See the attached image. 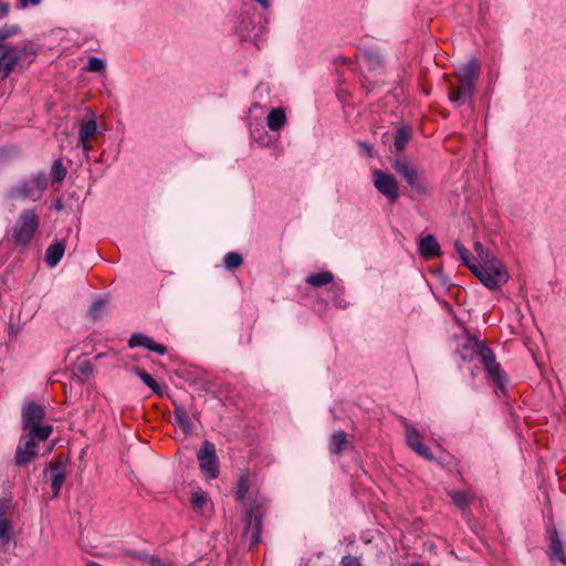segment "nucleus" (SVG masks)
<instances>
[{
    "mask_svg": "<svg viewBox=\"0 0 566 566\" xmlns=\"http://www.w3.org/2000/svg\"><path fill=\"white\" fill-rule=\"evenodd\" d=\"M480 71V63L476 59L469 60L458 69L454 74L458 83L450 82L448 90L449 99L455 107H461L473 97Z\"/></svg>",
    "mask_w": 566,
    "mask_h": 566,
    "instance_id": "nucleus-1",
    "label": "nucleus"
},
{
    "mask_svg": "<svg viewBox=\"0 0 566 566\" xmlns=\"http://www.w3.org/2000/svg\"><path fill=\"white\" fill-rule=\"evenodd\" d=\"M40 227V217L35 209L23 210L11 229L12 242L22 249L29 247Z\"/></svg>",
    "mask_w": 566,
    "mask_h": 566,
    "instance_id": "nucleus-2",
    "label": "nucleus"
},
{
    "mask_svg": "<svg viewBox=\"0 0 566 566\" xmlns=\"http://www.w3.org/2000/svg\"><path fill=\"white\" fill-rule=\"evenodd\" d=\"M389 161L395 172L399 175L413 191L418 195L428 193V185L423 172L415 165L410 164L405 156L397 154L396 156L389 157Z\"/></svg>",
    "mask_w": 566,
    "mask_h": 566,
    "instance_id": "nucleus-3",
    "label": "nucleus"
},
{
    "mask_svg": "<svg viewBox=\"0 0 566 566\" xmlns=\"http://www.w3.org/2000/svg\"><path fill=\"white\" fill-rule=\"evenodd\" d=\"M48 187V176L39 171L32 179L19 180L9 189L8 197L11 199H30L38 201L42 198Z\"/></svg>",
    "mask_w": 566,
    "mask_h": 566,
    "instance_id": "nucleus-4",
    "label": "nucleus"
},
{
    "mask_svg": "<svg viewBox=\"0 0 566 566\" xmlns=\"http://www.w3.org/2000/svg\"><path fill=\"white\" fill-rule=\"evenodd\" d=\"M48 429H40L31 433H24L20 438V443L15 450L14 464L23 467L38 458V443L48 440Z\"/></svg>",
    "mask_w": 566,
    "mask_h": 566,
    "instance_id": "nucleus-5",
    "label": "nucleus"
},
{
    "mask_svg": "<svg viewBox=\"0 0 566 566\" xmlns=\"http://www.w3.org/2000/svg\"><path fill=\"white\" fill-rule=\"evenodd\" d=\"M473 345L478 347L476 358L483 364L489 378L495 384L499 390L503 391L507 377L501 365L496 361L494 352L483 342L473 343Z\"/></svg>",
    "mask_w": 566,
    "mask_h": 566,
    "instance_id": "nucleus-6",
    "label": "nucleus"
},
{
    "mask_svg": "<svg viewBox=\"0 0 566 566\" xmlns=\"http://www.w3.org/2000/svg\"><path fill=\"white\" fill-rule=\"evenodd\" d=\"M45 418L44 408L34 402L29 401L22 406L21 409V427L25 433H31L33 431H38L40 429H48V439L53 432V427L51 424H42V421Z\"/></svg>",
    "mask_w": 566,
    "mask_h": 566,
    "instance_id": "nucleus-7",
    "label": "nucleus"
},
{
    "mask_svg": "<svg viewBox=\"0 0 566 566\" xmlns=\"http://www.w3.org/2000/svg\"><path fill=\"white\" fill-rule=\"evenodd\" d=\"M197 459L199 469L202 475L208 480H214L218 478L219 470V460L216 453L214 444L205 440L201 444V448L197 452Z\"/></svg>",
    "mask_w": 566,
    "mask_h": 566,
    "instance_id": "nucleus-8",
    "label": "nucleus"
},
{
    "mask_svg": "<svg viewBox=\"0 0 566 566\" xmlns=\"http://www.w3.org/2000/svg\"><path fill=\"white\" fill-rule=\"evenodd\" d=\"M373 182L377 191L385 196L389 202H396L398 200L399 187L394 175L380 169H375L373 170Z\"/></svg>",
    "mask_w": 566,
    "mask_h": 566,
    "instance_id": "nucleus-9",
    "label": "nucleus"
},
{
    "mask_svg": "<svg viewBox=\"0 0 566 566\" xmlns=\"http://www.w3.org/2000/svg\"><path fill=\"white\" fill-rule=\"evenodd\" d=\"M263 513L256 504H251L245 514L244 535L249 539L250 547L261 542Z\"/></svg>",
    "mask_w": 566,
    "mask_h": 566,
    "instance_id": "nucleus-10",
    "label": "nucleus"
},
{
    "mask_svg": "<svg viewBox=\"0 0 566 566\" xmlns=\"http://www.w3.org/2000/svg\"><path fill=\"white\" fill-rule=\"evenodd\" d=\"M484 271L491 276V279L496 284V290H499L503 284H505L510 280V274L507 272L506 266L503 264L501 260L496 256L486 261L483 264Z\"/></svg>",
    "mask_w": 566,
    "mask_h": 566,
    "instance_id": "nucleus-11",
    "label": "nucleus"
},
{
    "mask_svg": "<svg viewBox=\"0 0 566 566\" xmlns=\"http://www.w3.org/2000/svg\"><path fill=\"white\" fill-rule=\"evenodd\" d=\"M305 283L314 286L322 287L324 285L332 284V291L337 296L338 294L344 293V287L337 284H334V274L329 271H323L319 273H311L305 277Z\"/></svg>",
    "mask_w": 566,
    "mask_h": 566,
    "instance_id": "nucleus-12",
    "label": "nucleus"
},
{
    "mask_svg": "<svg viewBox=\"0 0 566 566\" xmlns=\"http://www.w3.org/2000/svg\"><path fill=\"white\" fill-rule=\"evenodd\" d=\"M548 538H549V551L547 553L551 560H557L563 565H566V554L564 551V543L559 538L558 531L555 527H549L547 530Z\"/></svg>",
    "mask_w": 566,
    "mask_h": 566,
    "instance_id": "nucleus-13",
    "label": "nucleus"
},
{
    "mask_svg": "<svg viewBox=\"0 0 566 566\" xmlns=\"http://www.w3.org/2000/svg\"><path fill=\"white\" fill-rule=\"evenodd\" d=\"M2 52L0 54V70L2 72V80H6L10 76V74L15 70L18 65H21L20 56H17L13 51H11V45L2 46Z\"/></svg>",
    "mask_w": 566,
    "mask_h": 566,
    "instance_id": "nucleus-14",
    "label": "nucleus"
},
{
    "mask_svg": "<svg viewBox=\"0 0 566 566\" xmlns=\"http://www.w3.org/2000/svg\"><path fill=\"white\" fill-rule=\"evenodd\" d=\"M128 346L130 348L144 347V348H147L148 350L156 353L158 355H164L167 352V348L165 345L154 342L153 338H150L149 336L142 334V333L133 334L130 336V338L128 339Z\"/></svg>",
    "mask_w": 566,
    "mask_h": 566,
    "instance_id": "nucleus-15",
    "label": "nucleus"
},
{
    "mask_svg": "<svg viewBox=\"0 0 566 566\" xmlns=\"http://www.w3.org/2000/svg\"><path fill=\"white\" fill-rule=\"evenodd\" d=\"M419 254L424 260H432L434 258L440 256L441 254V247L432 234H427L426 237H422L419 241Z\"/></svg>",
    "mask_w": 566,
    "mask_h": 566,
    "instance_id": "nucleus-16",
    "label": "nucleus"
},
{
    "mask_svg": "<svg viewBox=\"0 0 566 566\" xmlns=\"http://www.w3.org/2000/svg\"><path fill=\"white\" fill-rule=\"evenodd\" d=\"M63 463L61 461H51L48 465V469L52 472L51 474V490L53 497H57L60 495L61 488L65 482V472L62 468Z\"/></svg>",
    "mask_w": 566,
    "mask_h": 566,
    "instance_id": "nucleus-17",
    "label": "nucleus"
},
{
    "mask_svg": "<svg viewBox=\"0 0 566 566\" xmlns=\"http://www.w3.org/2000/svg\"><path fill=\"white\" fill-rule=\"evenodd\" d=\"M448 496L452 500L454 505L462 511L463 515L469 510L471 502L475 499V494L471 490H451L448 491Z\"/></svg>",
    "mask_w": 566,
    "mask_h": 566,
    "instance_id": "nucleus-18",
    "label": "nucleus"
},
{
    "mask_svg": "<svg viewBox=\"0 0 566 566\" xmlns=\"http://www.w3.org/2000/svg\"><path fill=\"white\" fill-rule=\"evenodd\" d=\"M174 424L177 426L187 436L193 431V423L190 420L188 411L181 406L174 402Z\"/></svg>",
    "mask_w": 566,
    "mask_h": 566,
    "instance_id": "nucleus-19",
    "label": "nucleus"
},
{
    "mask_svg": "<svg viewBox=\"0 0 566 566\" xmlns=\"http://www.w3.org/2000/svg\"><path fill=\"white\" fill-rule=\"evenodd\" d=\"M65 251V241L56 240L50 244L44 254V262L50 266L54 268L61 261Z\"/></svg>",
    "mask_w": 566,
    "mask_h": 566,
    "instance_id": "nucleus-20",
    "label": "nucleus"
},
{
    "mask_svg": "<svg viewBox=\"0 0 566 566\" xmlns=\"http://www.w3.org/2000/svg\"><path fill=\"white\" fill-rule=\"evenodd\" d=\"M97 132V123L95 119H88L81 124L78 132V140L83 150L88 151L91 146L88 142L95 136Z\"/></svg>",
    "mask_w": 566,
    "mask_h": 566,
    "instance_id": "nucleus-21",
    "label": "nucleus"
},
{
    "mask_svg": "<svg viewBox=\"0 0 566 566\" xmlns=\"http://www.w3.org/2000/svg\"><path fill=\"white\" fill-rule=\"evenodd\" d=\"M412 137V128L409 125H401L397 128L395 137H394V147L397 153H402L411 140Z\"/></svg>",
    "mask_w": 566,
    "mask_h": 566,
    "instance_id": "nucleus-22",
    "label": "nucleus"
},
{
    "mask_svg": "<svg viewBox=\"0 0 566 566\" xmlns=\"http://www.w3.org/2000/svg\"><path fill=\"white\" fill-rule=\"evenodd\" d=\"M350 442L347 439V434L343 430L335 431L329 440V451L333 454H342L348 447Z\"/></svg>",
    "mask_w": 566,
    "mask_h": 566,
    "instance_id": "nucleus-23",
    "label": "nucleus"
},
{
    "mask_svg": "<svg viewBox=\"0 0 566 566\" xmlns=\"http://www.w3.org/2000/svg\"><path fill=\"white\" fill-rule=\"evenodd\" d=\"M11 49L17 56H20L21 62L30 59L29 63L33 61V56H35L38 52L35 44L29 40L22 41L18 45H11Z\"/></svg>",
    "mask_w": 566,
    "mask_h": 566,
    "instance_id": "nucleus-24",
    "label": "nucleus"
},
{
    "mask_svg": "<svg viewBox=\"0 0 566 566\" xmlns=\"http://www.w3.org/2000/svg\"><path fill=\"white\" fill-rule=\"evenodd\" d=\"M285 111L281 107L273 108L266 117V125L272 132H279L285 125Z\"/></svg>",
    "mask_w": 566,
    "mask_h": 566,
    "instance_id": "nucleus-25",
    "label": "nucleus"
},
{
    "mask_svg": "<svg viewBox=\"0 0 566 566\" xmlns=\"http://www.w3.org/2000/svg\"><path fill=\"white\" fill-rule=\"evenodd\" d=\"M469 270L480 280V282L491 291H496V284L484 271L483 264L479 261L475 265H469Z\"/></svg>",
    "mask_w": 566,
    "mask_h": 566,
    "instance_id": "nucleus-26",
    "label": "nucleus"
},
{
    "mask_svg": "<svg viewBox=\"0 0 566 566\" xmlns=\"http://www.w3.org/2000/svg\"><path fill=\"white\" fill-rule=\"evenodd\" d=\"M249 492V475L248 473H241L235 482V500L239 503H243L245 501L247 494Z\"/></svg>",
    "mask_w": 566,
    "mask_h": 566,
    "instance_id": "nucleus-27",
    "label": "nucleus"
},
{
    "mask_svg": "<svg viewBox=\"0 0 566 566\" xmlns=\"http://www.w3.org/2000/svg\"><path fill=\"white\" fill-rule=\"evenodd\" d=\"M473 343H481V340L474 337L468 338L461 348H459V354L465 361H471L476 357L478 347H475Z\"/></svg>",
    "mask_w": 566,
    "mask_h": 566,
    "instance_id": "nucleus-28",
    "label": "nucleus"
},
{
    "mask_svg": "<svg viewBox=\"0 0 566 566\" xmlns=\"http://www.w3.org/2000/svg\"><path fill=\"white\" fill-rule=\"evenodd\" d=\"M93 365L88 360H82L73 365L72 373L82 382L88 379L93 374Z\"/></svg>",
    "mask_w": 566,
    "mask_h": 566,
    "instance_id": "nucleus-29",
    "label": "nucleus"
},
{
    "mask_svg": "<svg viewBox=\"0 0 566 566\" xmlns=\"http://www.w3.org/2000/svg\"><path fill=\"white\" fill-rule=\"evenodd\" d=\"M134 371L139 377V379L151 389L154 394L163 395L160 385L145 369L134 367Z\"/></svg>",
    "mask_w": 566,
    "mask_h": 566,
    "instance_id": "nucleus-30",
    "label": "nucleus"
},
{
    "mask_svg": "<svg viewBox=\"0 0 566 566\" xmlns=\"http://www.w3.org/2000/svg\"><path fill=\"white\" fill-rule=\"evenodd\" d=\"M402 426L405 428L406 442L408 447L412 449L417 442H421V436L406 418L402 419Z\"/></svg>",
    "mask_w": 566,
    "mask_h": 566,
    "instance_id": "nucleus-31",
    "label": "nucleus"
},
{
    "mask_svg": "<svg viewBox=\"0 0 566 566\" xmlns=\"http://www.w3.org/2000/svg\"><path fill=\"white\" fill-rule=\"evenodd\" d=\"M67 170L64 167L61 159L53 161L51 166V179L52 184H61L66 177Z\"/></svg>",
    "mask_w": 566,
    "mask_h": 566,
    "instance_id": "nucleus-32",
    "label": "nucleus"
},
{
    "mask_svg": "<svg viewBox=\"0 0 566 566\" xmlns=\"http://www.w3.org/2000/svg\"><path fill=\"white\" fill-rule=\"evenodd\" d=\"M243 264V256L238 252H229L223 258V265L227 270H234Z\"/></svg>",
    "mask_w": 566,
    "mask_h": 566,
    "instance_id": "nucleus-33",
    "label": "nucleus"
},
{
    "mask_svg": "<svg viewBox=\"0 0 566 566\" xmlns=\"http://www.w3.org/2000/svg\"><path fill=\"white\" fill-rule=\"evenodd\" d=\"M21 32V28L18 24H4L0 28V49L6 44H2L3 41L18 35Z\"/></svg>",
    "mask_w": 566,
    "mask_h": 566,
    "instance_id": "nucleus-34",
    "label": "nucleus"
},
{
    "mask_svg": "<svg viewBox=\"0 0 566 566\" xmlns=\"http://www.w3.org/2000/svg\"><path fill=\"white\" fill-rule=\"evenodd\" d=\"M12 523L8 518H0V544H8L11 539Z\"/></svg>",
    "mask_w": 566,
    "mask_h": 566,
    "instance_id": "nucleus-35",
    "label": "nucleus"
},
{
    "mask_svg": "<svg viewBox=\"0 0 566 566\" xmlns=\"http://www.w3.org/2000/svg\"><path fill=\"white\" fill-rule=\"evenodd\" d=\"M208 502V494L206 492H193L191 494L190 503L195 510H202Z\"/></svg>",
    "mask_w": 566,
    "mask_h": 566,
    "instance_id": "nucleus-36",
    "label": "nucleus"
},
{
    "mask_svg": "<svg viewBox=\"0 0 566 566\" xmlns=\"http://www.w3.org/2000/svg\"><path fill=\"white\" fill-rule=\"evenodd\" d=\"M412 450L418 454L420 455L421 458L426 459V460H429V461H433L434 460V455H433V452L431 451V449L424 444L422 441L421 442H417L415 444V447L412 448Z\"/></svg>",
    "mask_w": 566,
    "mask_h": 566,
    "instance_id": "nucleus-37",
    "label": "nucleus"
},
{
    "mask_svg": "<svg viewBox=\"0 0 566 566\" xmlns=\"http://www.w3.org/2000/svg\"><path fill=\"white\" fill-rule=\"evenodd\" d=\"M105 306H106V302L103 298L96 300L95 302H93V304L91 305V307L88 310L90 316L94 321L101 318Z\"/></svg>",
    "mask_w": 566,
    "mask_h": 566,
    "instance_id": "nucleus-38",
    "label": "nucleus"
},
{
    "mask_svg": "<svg viewBox=\"0 0 566 566\" xmlns=\"http://www.w3.org/2000/svg\"><path fill=\"white\" fill-rule=\"evenodd\" d=\"M105 66H106V63L103 59L101 57H96V56H91L88 59V63H87V70L90 72H101V71H104L105 70Z\"/></svg>",
    "mask_w": 566,
    "mask_h": 566,
    "instance_id": "nucleus-39",
    "label": "nucleus"
},
{
    "mask_svg": "<svg viewBox=\"0 0 566 566\" xmlns=\"http://www.w3.org/2000/svg\"><path fill=\"white\" fill-rule=\"evenodd\" d=\"M124 555L128 556L135 560L143 562L145 564H148L149 557H151V555L147 554L144 551H133V549H125Z\"/></svg>",
    "mask_w": 566,
    "mask_h": 566,
    "instance_id": "nucleus-40",
    "label": "nucleus"
},
{
    "mask_svg": "<svg viewBox=\"0 0 566 566\" xmlns=\"http://www.w3.org/2000/svg\"><path fill=\"white\" fill-rule=\"evenodd\" d=\"M365 59L369 66L374 70L382 66V57L378 53L367 52L365 53Z\"/></svg>",
    "mask_w": 566,
    "mask_h": 566,
    "instance_id": "nucleus-41",
    "label": "nucleus"
},
{
    "mask_svg": "<svg viewBox=\"0 0 566 566\" xmlns=\"http://www.w3.org/2000/svg\"><path fill=\"white\" fill-rule=\"evenodd\" d=\"M454 249L463 263L470 262L471 252L460 242H454Z\"/></svg>",
    "mask_w": 566,
    "mask_h": 566,
    "instance_id": "nucleus-42",
    "label": "nucleus"
},
{
    "mask_svg": "<svg viewBox=\"0 0 566 566\" xmlns=\"http://www.w3.org/2000/svg\"><path fill=\"white\" fill-rule=\"evenodd\" d=\"M11 510V500L0 499V518H7V514Z\"/></svg>",
    "mask_w": 566,
    "mask_h": 566,
    "instance_id": "nucleus-43",
    "label": "nucleus"
},
{
    "mask_svg": "<svg viewBox=\"0 0 566 566\" xmlns=\"http://www.w3.org/2000/svg\"><path fill=\"white\" fill-rule=\"evenodd\" d=\"M340 566H361V564L358 557L346 555L342 558Z\"/></svg>",
    "mask_w": 566,
    "mask_h": 566,
    "instance_id": "nucleus-44",
    "label": "nucleus"
},
{
    "mask_svg": "<svg viewBox=\"0 0 566 566\" xmlns=\"http://www.w3.org/2000/svg\"><path fill=\"white\" fill-rule=\"evenodd\" d=\"M358 145L363 149V151L366 154L367 157H369V158L374 157V147L371 144L359 140Z\"/></svg>",
    "mask_w": 566,
    "mask_h": 566,
    "instance_id": "nucleus-45",
    "label": "nucleus"
},
{
    "mask_svg": "<svg viewBox=\"0 0 566 566\" xmlns=\"http://www.w3.org/2000/svg\"><path fill=\"white\" fill-rule=\"evenodd\" d=\"M10 12V4L0 0V19L6 18Z\"/></svg>",
    "mask_w": 566,
    "mask_h": 566,
    "instance_id": "nucleus-46",
    "label": "nucleus"
},
{
    "mask_svg": "<svg viewBox=\"0 0 566 566\" xmlns=\"http://www.w3.org/2000/svg\"><path fill=\"white\" fill-rule=\"evenodd\" d=\"M163 560L160 557L156 556V555H151V557H149V560H148V564L149 566H163Z\"/></svg>",
    "mask_w": 566,
    "mask_h": 566,
    "instance_id": "nucleus-47",
    "label": "nucleus"
},
{
    "mask_svg": "<svg viewBox=\"0 0 566 566\" xmlns=\"http://www.w3.org/2000/svg\"><path fill=\"white\" fill-rule=\"evenodd\" d=\"M41 0H18V7L19 8H25L29 3L32 6L40 4Z\"/></svg>",
    "mask_w": 566,
    "mask_h": 566,
    "instance_id": "nucleus-48",
    "label": "nucleus"
},
{
    "mask_svg": "<svg viewBox=\"0 0 566 566\" xmlns=\"http://www.w3.org/2000/svg\"><path fill=\"white\" fill-rule=\"evenodd\" d=\"M53 208H54L55 210H57V211L63 210L64 205H63L62 199H56V200L54 201V203H53Z\"/></svg>",
    "mask_w": 566,
    "mask_h": 566,
    "instance_id": "nucleus-49",
    "label": "nucleus"
},
{
    "mask_svg": "<svg viewBox=\"0 0 566 566\" xmlns=\"http://www.w3.org/2000/svg\"><path fill=\"white\" fill-rule=\"evenodd\" d=\"M485 248L483 247V244L481 242H475L474 243V250L476 252V254H481V252H483Z\"/></svg>",
    "mask_w": 566,
    "mask_h": 566,
    "instance_id": "nucleus-50",
    "label": "nucleus"
},
{
    "mask_svg": "<svg viewBox=\"0 0 566 566\" xmlns=\"http://www.w3.org/2000/svg\"><path fill=\"white\" fill-rule=\"evenodd\" d=\"M493 256H494V255H493L490 251H488V252L485 253V255L483 256V259H481V260H479V261L481 262V264H485V262H486V261H490V259H492Z\"/></svg>",
    "mask_w": 566,
    "mask_h": 566,
    "instance_id": "nucleus-51",
    "label": "nucleus"
},
{
    "mask_svg": "<svg viewBox=\"0 0 566 566\" xmlns=\"http://www.w3.org/2000/svg\"><path fill=\"white\" fill-rule=\"evenodd\" d=\"M478 262L479 260L472 255L470 256V262L463 264L469 269V265H475Z\"/></svg>",
    "mask_w": 566,
    "mask_h": 566,
    "instance_id": "nucleus-52",
    "label": "nucleus"
},
{
    "mask_svg": "<svg viewBox=\"0 0 566 566\" xmlns=\"http://www.w3.org/2000/svg\"><path fill=\"white\" fill-rule=\"evenodd\" d=\"M447 458L448 455L446 457H442V458H439V459H434L441 467H444L448 464V461H447Z\"/></svg>",
    "mask_w": 566,
    "mask_h": 566,
    "instance_id": "nucleus-53",
    "label": "nucleus"
},
{
    "mask_svg": "<svg viewBox=\"0 0 566 566\" xmlns=\"http://www.w3.org/2000/svg\"><path fill=\"white\" fill-rule=\"evenodd\" d=\"M335 304L338 307H345L346 306V304H343V301H339L337 297L335 298Z\"/></svg>",
    "mask_w": 566,
    "mask_h": 566,
    "instance_id": "nucleus-54",
    "label": "nucleus"
},
{
    "mask_svg": "<svg viewBox=\"0 0 566 566\" xmlns=\"http://www.w3.org/2000/svg\"><path fill=\"white\" fill-rule=\"evenodd\" d=\"M486 252H488V250L484 249L483 252H481V254H478L479 260L483 259V256L485 255Z\"/></svg>",
    "mask_w": 566,
    "mask_h": 566,
    "instance_id": "nucleus-55",
    "label": "nucleus"
},
{
    "mask_svg": "<svg viewBox=\"0 0 566 566\" xmlns=\"http://www.w3.org/2000/svg\"><path fill=\"white\" fill-rule=\"evenodd\" d=\"M87 566H102L99 563L96 562H88Z\"/></svg>",
    "mask_w": 566,
    "mask_h": 566,
    "instance_id": "nucleus-56",
    "label": "nucleus"
},
{
    "mask_svg": "<svg viewBox=\"0 0 566 566\" xmlns=\"http://www.w3.org/2000/svg\"><path fill=\"white\" fill-rule=\"evenodd\" d=\"M163 566H175V565H174V564H171V563H168V562L163 560Z\"/></svg>",
    "mask_w": 566,
    "mask_h": 566,
    "instance_id": "nucleus-57",
    "label": "nucleus"
},
{
    "mask_svg": "<svg viewBox=\"0 0 566 566\" xmlns=\"http://www.w3.org/2000/svg\"><path fill=\"white\" fill-rule=\"evenodd\" d=\"M339 59H340V62H343V63H347L348 62V60L346 57H339Z\"/></svg>",
    "mask_w": 566,
    "mask_h": 566,
    "instance_id": "nucleus-58",
    "label": "nucleus"
},
{
    "mask_svg": "<svg viewBox=\"0 0 566 566\" xmlns=\"http://www.w3.org/2000/svg\"><path fill=\"white\" fill-rule=\"evenodd\" d=\"M179 376H180L181 378H185V380H188V377H186V375H184V374H179Z\"/></svg>",
    "mask_w": 566,
    "mask_h": 566,
    "instance_id": "nucleus-59",
    "label": "nucleus"
},
{
    "mask_svg": "<svg viewBox=\"0 0 566 566\" xmlns=\"http://www.w3.org/2000/svg\"><path fill=\"white\" fill-rule=\"evenodd\" d=\"M179 376H180L181 378H185V380H188V377H186V375H184V374H179Z\"/></svg>",
    "mask_w": 566,
    "mask_h": 566,
    "instance_id": "nucleus-60",
    "label": "nucleus"
}]
</instances>
